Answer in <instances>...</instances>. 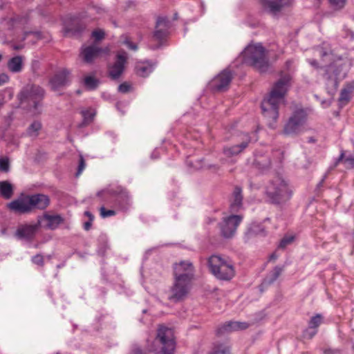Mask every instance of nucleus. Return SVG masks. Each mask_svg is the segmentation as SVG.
Listing matches in <instances>:
<instances>
[{
  "instance_id": "obj_1",
  "label": "nucleus",
  "mask_w": 354,
  "mask_h": 354,
  "mask_svg": "<svg viewBox=\"0 0 354 354\" xmlns=\"http://www.w3.org/2000/svg\"><path fill=\"white\" fill-rule=\"evenodd\" d=\"M290 74H281L279 80L273 85L268 95L261 102L263 115L273 120L279 116V104L283 101L290 86Z\"/></svg>"
},
{
  "instance_id": "obj_2",
  "label": "nucleus",
  "mask_w": 354,
  "mask_h": 354,
  "mask_svg": "<svg viewBox=\"0 0 354 354\" xmlns=\"http://www.w3.org/2000/svg\"><path fill=\"white\" fill-rule=\"evenodd\" d=\"M45 91L39 85L28 84L24 86L17 95L20 106L37 115L42 111V100Z\"/></svg>"
},
{
  "instance_id": "obj_3",
  "label": "nucleus",
  "mask_w": 354,
  "mask_h": 354,
  "mask_svg": "<svg viewBox=\"0 0 354 354\" xmlns=\"http://www.w3.org/2000/svg\"><path fill=\"white\" fill-rule=\"evenodd\" d=\"M50 205V198L43 194L21 195L10 202L8 207L15 212L19 214L30 213L35 209L44 210Z\"/></svg>"
},
{
  "instance_id": "obj_4",
  "label": "nucleus",
  "mask_w": 354,
  "mask_h": 354,
  "mask_svg": "<svg viewBox=\"0 0 354 354\" xmlns=\"http://www.w3.org/2000/svg\"><path fill=\"white\" fill-rule=\"evenodd\" d=\"M207 264L211 273L219 280L230 281L235 276L234 263L227 257L213 254L209 257Z\"/></svg>"
},
{
  "instance_id": "obj_5",
  "label": "nucleus",
  "mask_w": 354,
  "mask_h": 354,
  "mask_svg": "<svg viewBox=\"0 0 354 354\" xmlns=\"http://www.w3.org/2000/svg\"><path fill=\"white\" fill-rule=\"evenodd\" d=\"M243 62L265 73L270 66L266 50L261 44L248 45L241 53Z\"/></svg>"
},
{
  "instance_id": "obj_6",
  "label": "nucleus",
  "mask_w": 354,
  "mask_h": 354,
  "mask_svg": "<svg viewBox=\"0 0 354 354\" xmlns=\"http://www.w3.org/2000/svg\"><path fill=\"white\" fill-rule=\"evenodd\" d=\"M175 348L174 330L170 328L160 326L150 351L155 354H174Z\"/></svg>"
},
{
  "instance_id": "obj_7",
  "label": "nucleus",
  "mask_w": 354,
  "mask_h": 354,
  "mask_svg": "<svg viewBox=\"0 0 354 354\" xmlns=\"http://www.w3.org/2000/svg\"><path fill=\"white\" fill-rule=\"evenodd\" d=\"M266 194L272 203L283 204L289 201L292 192L281 176H275L266 187Z\"/></svg>"
},
{
  "instance_id": "obj_8",
  "label": "nucleus",
  "mask_w": 354,
  "mask_h": 354,
  "mask_svg": "<svg viewBox=\"0 0 354 354\" xmlns=\"http://www.w3.org/2000/svg\"><path fill=\"white\" fill-rule=\"evenodd\" d=\"M347 75V70L342 64L333 63L325 68L324 78L326 81V86L328 93L337 90L339 82L344 80Z\"/></svg>"
},
{
  "instance_id": "obj_9",
  "label": "nucleus",
  "mask_w": 354,
  "mask_h": 354,
  "mask_svg": "<svg viewBox=\"0 0 354 354\" xmlns=\"http://www.w3.org/2000/svg\"><path fill=\"white\" fill-rule=\"evenodd\" d=\"M102 194H106L114 198L115 206L118 207L121 210L127 211L131 205V198L129 192L127 188L122 186L107 189L97 193V196H99Z\"/></svg>"
},
{
  "instance_id": "obj_10",
  "label": "nucleus",
  "mask_w": 354,
  "mask_h": 354,
  "mask_svg": "<svg viewBox=\"0 0 354 354\" xmlns=\"http://www.w3.org/2000/svg\"><path fill=\"white\" fill-rule=\"evenodd\" d=\"M306 119L307 115L303 109L294 111L284 124L283 134L288 136L299 134L302 131Z\"/></svg>"
},
{
  "instance_id": "obj_11",
  "label": "nucleus",
  "mask_w": 354,
  "mask_h": 354,
  "mask_svg": "<svg viewBox=\"0 0 354 354\" xmlns=\"http://www.w3.org/2000/svg\"><path fill=\"white\" fill-rule=\"evenodd\" d=\"M191 286V282L174 279L173 286L169 290L168 299L177 303L184 300L187 296Z\"/></svg>"
},
{
  "instance_id": "obj_12",
  "label": "nucleus",
  "mask_w": 354,
  "mask_h": 354,
  "mask_svg": "<svg viewBox=\"0 0 354 354\" xmlns=\"http://www.w3.org/2000/svg\"><path fill=\"white\" fill-rule=\"evenodd\" d=\"M242 219L243 216L241 215H230L224 217L219 223L221 235L225 239L233 237Z\"/></svg>"
},
{
  "instance_id": "obj_13",
  "label": "nucleus",
  "mask_w": 354,
  "mask_h": 354,
  "mask_svg": "<svg viewBox=\"0 0 354 354\" xmlns=\"http://www.w3.org/2000/svg\"><path fill=\"white\" fill-rule=\"evenodd\" d=\"M194 273V266L189 261H182L174 265V279L192 282Z\"/></svg>"
},
{
  "instance_id": "obj_14",
  "label": "nucleus",
  "mask_w": 354,
  "mask_h": 354,
  "mask_svg": "<svg viewBox=\"0 0 354 354\" xmlns=\"http://www.w3.org/2000/svg\"><path fill=\"white\" fill-rule=\"evenodd\" d=\"M232 80V74L229 70H224L211 82V86L214 91H225Z\"/></svg>"
},
{
  "instance_id": "obj_15",
  "label": "nucleus",
  "mask_w": 354,
  "mask_h": 354,
  "mask_svg": "<svg viewBox=\"0 0 354 354\" xmlns=\"http://www.w3.org/2000/svg\"><path fill=\"white\" fill-rule=\"evenodd\" d=\"M252 167L261 173L268 172L272 167L270 156L261 151L254 153V158L252 163Z\"/></svg>"
},
{
  "instance_id": "obj_16",
  "label": "nucleus",
  "mask_w": 354,
  "mask_h": 354,
  "mask_svg": "<svg viewBox=\"0 0 354 354\" xmlns=\"http://www.w3.org/2000/svg\"><path fill=\"white\" fill-rule=\"evenodd\" d=\"M70 74L67 69H62L55 73L49 82L51 89L57 91L68 85L71 82Z\"/></svg>"
},
{
  "instance_id": "obj_17",
  "label": "nucleus",
  "mask_w": 354,
  "mask_h": 354,
  "mask_svg": "<svg viewBox=\"0 0 354 354\" xmlns=\"http://www.w3.org/2000/svg\"><path fill=\"white\" fill-rule=\"evenodd\" d=\"M108 52V48H102L95 45H91L82 48L80 56L85 63L91 64L95 59L98 57L101 53H107Z\"/></svg>"
},
{
  "instance_id": "obj_18",
  "label": "nucleus",
  "mask_w": 354,
  "mask_h": 354,
  "mask_svg": "<svg viewBox=\"0 0 354 354\" xmlns=\"http://www.w3.org/2000/svg\"><path fill=\"white\" fill-rule=\"evenodd\" d=\"M263 8L272 15H276L290 4V0H259Z\"/></svg>"
},
{
  "instance_id": "obj_19",
  "label": "nucleus",
  "mask_w": 354,
  "mask_h": 354,
  "mask_svg": "<svg viewBox=\"0 0 354 354\" xmlns=\"http://www.w3.org/2000/svg\"><path fill=\"white\" fill-rule=\"evenodd\" d=\"M127 62V53L122 51L117 55V59L109 68V75L113 80L120 77L124 71V64Z\"/></svg>"
},
{
  "instance_id": "obj_20",
  "label": "nucleus",
  "mask_w": 354,
  "mask_h": 354,
  "mask_svg": "<svg viewBox=\"0 0 354 354\" xmlns=\"http://www.w3.org/2000/svg\"><path fill=\"white\" fill-rule=\"evenodd\" d=\"M250 141L251 139L249 136V134L243 133L242 141L240 144L235 145L230 147H225L223 149V153L229 157L238 155L248 146V144L250 142Z\"/></svg>"
},
{
  "instance_id": "obj_21",
  "label": "nucleus",
  "mask_w": 354,
  "mask_h": 354,
  "mask_svg": "<svg viewBox=\"0 0 354 354\" xmlns=\"http://www.w3.org/2000/svg\"><path fill=\"white\" fill-rule=\"evenodd\" d=\"M249 327L247 322H228L223 324L216 330V335H221L225 333H230L238 330H244Z\"/></svg>"
},
{
  "instance_id": "obj_22",
  "label": "nucleus",
  "mask_w": 354,
  "mask_h": 354,
  "mask_svg": "<svg viewBox=\"0 0 354 354\" xmlns=\"http://www.w3.org/2000/svg\"><path fill=\"white\" fill-rule=\"evenodd\" d=\"M38 229L37 225H20L16 232V236L19 239H32Z\"/></svg>"
},
{
  "instance_id": "obj_23",
  "label": "nucleus",
  "mask_w": 354,
  "mask_h": 354,
  "mask_svg": "<svg viewBox=\"0 0 354 354\" xmlns=\"http://www.w3.org/2000/svg\"><path fill=\"white\" fill-rule=\"evenodd\" d=\"M354 92V81L347 82L342 89L339 97V102L341 106H344L351 99L352 93Z\"/></svg>"
},
{
  "instance_id": "obj_24",
  "label": "nucleus",
  "mask_w": 354,
  "mask_h": 354,
  "mask_svg": "<svg viewBox=\"0 0 354 354\" xmlns=\"http://www.w3.org/2000/svg\"><path fill=\"white\" fill-rule=\"evenodd\" d=\"M242 189L239 187H236L232 194V201L230 204V212H237L242 207Z\"/></svg>"
},
{
  "instance_id": "obj_25",
  "label": "nucleus",
  "mask_w": 354,
  "mask_h": 354,
  "mask_svg": "<svg viewBox=\"0 0 354 354\" xmlns=\"http://www.w3.org/2000/svg\"><path fill=\"white\" fill-rule=\"evenodd\" d=\"M7 66L8 70L13 73L21 72L23 69V57L17 55L11 58L8 62Z\"/></svg>"
},
{
  "instance_id": "obj_26",
  "label": "nucleus",
  "mask_w": 354,
  "mask_h": 354,
  "mask_svg": "<svg viewBox=\"0 0 354 354\" xmlns=\"http://www.w3.org/2000/svg\"><path fill=\"white\" fill-rule=\"evenodd\" d=\"M153 70V66L149 62H138L136 65V73L140 77L148 76Z\"/></svg>"
},
{
  "instance_id": "obj_27",
  "label": "nucleus",
  "mask_w": 354,
  "mask_h": 354,
  "mask_svg": "<svg viewBox=\"0 0 354 354\" xmlns=\"http://www.w3.org/2000/svg\"><path fill=\"white\" fill-rule=\"evenodd\" d=\"M44 218L47 221L46 227L50 230H55L64 222L63 218L60 215L44 214Z\"/></svg>"
},
{
  "instance_id": "obj_28",
  "label": "nucleus",
  "mask_w": 354,
  "mask_h": 354,
  "mask_svg": "<svg viewBox=\"0 0 354 354\" xmlns=\"http://www.w3.org/2000/svg\"><path fill=\"white\" fill-rule=\"evenodd\" d=\"M71 19L74 22V24L69 25L66 22L65 23V35H75L80 33L83 30L84 27L79 23V21H77V19L75 17L71 18Z\"/></svg>"
},
{
  "instance_id": "obj_29",
  "label": "nucleus",
  "mask_w": 354,
  "mask_h": 354,
  "mask_svg": "<svg viewBox=\"0 0 354 354\" xmlns=\"http://www.w3.org/2000/svg\"><path fill=\"white\" fill-rule=\"evenodd\" d=\"M209 354H231V348L227 343L215 342Z\"/></svg>"
},
{
  "instance_id": "obj_30",
  "label": "nucleus",
  "mask_w": 354,
  "mask_h": 354,
  "mask_svg": "<svg viewBox=\"0 0 354 354\" xmlns=\"http://www.w3.org/2000/svg\"><path fill=\"white\" fill-rule=\"evenodd\" d=\"M13 194V187L8 181H0V195L6 199H9Z\"/></svg>"
},
{
  "instance_id": "obj_31",
  "label": "nucleus",
  "mask_w": 354,
  "mask_h": 354,
  "mask_svg": "<svg viewBox=\"0 0 354 354\" xmlns=\"http://www.w3.org/2000/svg\"><path fill=\"white\" fill-rule=\"evenodd\" d=\"M82 83L87 90L93 91L97 88L100 82L95 77L87 75L82 80Z\"/></svg>"
},
{
  "instance_id": "obj_32",
  "label": "nucleus",
  "mask_w": 354,
  "mask_h": 354,
  "mask_svg": "<svg viewBox=\"0 0 354 354\" xmlns=\"http://www.w3.org/2000/svg\"><path fill=\"white\" fill-rule=\"evenodd\" d=\"M283 267L276 266L269 275L264 279V284L270 285L273 283L283 271Z\"/></svg>"
},
{
  "instance_id": "obj_33",
  "label": "nucleus",
  "mask_w": 354,
  "mask_h": 354,
  "mask_svg": "<svg viewBox=\"0 0 354 354\" xmlns=\"http://www.w3.org/2000/svg\"><path fill=\"white\" fill-rule=\"evenodd\" d=\"M41 123L38 120L32 122L28 127L26 133L28 136L37 137L39 135V131L41 129Z\"/></svg>"
},
{
  "instance_id": "obj_34",
  "label": "nucleus",
  "mask_w": 354,
  "mask_h": 354,
  "mask_svg": "<svg viewBox=\"0 0 354 354\" xmlns=\"http://www.w3.org/2000/svg\"><path fill=\"white\" fill-rule=\"evenodd\" d=\"M322 316L320 314H317L316 315L311 317L308 322V326L310 328L317 329L322 324Z\"/></svg>"
},
{
  "instance_id": "obj_35",
  "label": "nucleus",
  "mask_w": 354,
  "mask_h": 354,
  "mask_svg": "<svg viewBox=\"0 0 354 354\" xmlns=\"http://www.w3.org/2000/svg\"><path fill=\"white\" fill-rule=\"evenodd\" d=\"M250 232L256 235H265V229L259 224H252L250 228Z\"/></svg>"
},
{
  "instance_id": "obj_36",
  "label": "nucleus",
  "mask_w": 354,
  "mask_h": 354,
  "mask_svg": "<svg viewBox=\"0 0 354 354\" xmlns=\"http://www.w3.org/2000/svg\"><path fill=\"white\" fill-rule=\"evenodd\" d=\"M116 214V212L113 209H106L104 205L100 208V215L102 218L113 216Z\"/></svg>"
},
{
  "instance_id": "obj_37",
  "label": "nucleus",
  "mask_w": 354,
  "mask_h": 354,
  "mask_svg": "<svg viewBox=\"0 0 354 354\" xmlns=\"http://www.w3.org/2000/svg\"><path fill=\"white\" fill-rule=\"evenodd\" d=\"M295 239L294 236H285L280 241L279 248L284 249L287 245L291 244Z\"/></svg>"
},
{
  "instance_id": "obj_38",
  "label": "nucleus",
  "mask_w": 354,
  "mask_h": 354,
  "mask_svg": "<svg viewBox=\"0 0 354 354\" xmlns=\"http://www.w3.org/2000/svg\"><path fill=\"white\" fill-rule=\"evenodd\" d=\"M167 31V29H166V28H156V30L153 32V37L157 40L160 41L166 37Z\"/></svg>"
},
{
  "instance_id": "obj_39",
  "label": "nucleus",
  "mask_w": 354,
  "mask_h": 354,
  "mask_svg": "<svg viewBox=\"0 0 354 354\" xmlns=\"http://www.w3.org/2000/svg\"><path fill=\"white\" fill-rule=\"evenodd\" d=\"M169 28V21L166 17H159L156 21V28Z\"/></svg>"
},
{
  "instance_id": "obj_40",
  "label": "nucleus",
  "mask_w": 354,
  "mask_h": 354,
  "mask_svg": "<svg viewBox=\"0 0 354 354\" xmlns=\"http://www.w3.org/2000/svg\"><path fill=\"white\" fill-rule=\"evenodd\" d=\"M346 0H329L330 4L335 10L343 8L346 4Z\"/></svg>"
},
{
  "instance_id": "obj_41",
  "label": "nucleus",
  "mask_w": 354,
  "mask_h": 354,
  "mask_svg": "<svg viewBox=\"0 0 354 354\" xmlns=\"http://www.w3.org/2000/svg\"><path fill=\"white\" fill-rule=\"evenodd\" d=\"M91 35L95 41H98L104 39L105 33L102 30L98 29L93 30Z\"/></svg>"
},
{
  "instance_id": "obj_42",
  "label": "nucleus",
  "mask_w": 354,
  "mask_h": 354,
  "mask_svg": "<svg viewBox=\"0 0 354 354\" xmlns=\"http://www.w3.org/2000/svg\"><path fill=\"white\" fill-rule=\"evenodd\" d=\"M317 333V329L310 328L309 326L304 332V337L306 339H312Z\"/></svg>"
},
{
  "instance_id": "obj_43",
  "label": "nucleus",
  "mask_w": 354,
  "mask_h": 354,
  "mask_svg": "<svg viewBox=\"0 0 354 354\" xmlns=\"http://www.w3.org/2000/svg\"><path fill=\"white\" fill-rule=\"evenodd\" d=\"M32 262L36 265H38L40 266H44V257L40 254H37L35 256L32 257Z\"/></svg>"
},
{
  "instance_id": "obj_44",
  "label": "nucleus",
  "mask_w": 354,
  "mask_h": 354,
  "mask_svg": "<svg viewBox=\"0 0 354 354\" xmlns=\"http://www.w3.org/2000/svg\"><path fill=\"white\" fill-rule=\"evenodd\" d=\"M9 160L8 158H0V170L7 172L9 170Z\"/></svg>"
},
{
  "instance_id": "obj_45",
  "label": "nucleus",
  "mask_w": 354,
  "mask_h": 354,
  "mask_svg": "<svg viewBox=\"0 0 354 354\" xmlns=\"http://www.w3.org/2000/svg\"><path fill=\"white\" fill-rule=\"evenodd\" d=\"M201 169H205L212 171V172H217L220 169L218 165L214 164H204L200 167Z\"/></svg>"
},
{
  "instance_id": "obj_46",
  "label": "nucleus",
  "mask_w": 354,
  "mask_h": 354,
  "mask_svg": "<svg viewBox=\"0 0 354 354\" xmlns=\"http://www.w3.org/2000/svg\"><path fill=\"white\" fill-rule=\"evenodd\" d=\"M86 167V163L83 156L81 155L80 157L79 165L75 176H79Z\"/></svg>"
},
{
  "instance_id": "obj_47",
  "label": "nucleus",
  "mask_w": 354,
  "mask_h": 354,
  "mask_svg": "<svg viewBox=\"0 0 354 354\" xmlns=\"http://www.w3.org/2000/svg\"><path fill=\"white\" fill-rule=\"evenodd\" d=\"M122 42L131 50H136L138 49L137 44L131 42L127 36L124 37V39L123 40Z\"/></svg>"
},
{
  "instance_id": "obj_48",
  "label": "nucleus",
  "mask_w": 354,
  "mask_h": 354,
  "mask_svg": "<svg viewBox=\"0 0 354 354\" xmlns=\"http://www.w3.org/2000/svg\"><path fill=\"white\" fill-rule=\"evenodd\" d=\"M131 86L127 82H123L118 86V91L122 93H127L130 91Z\"/></svg>"
},
{
  "instance_id": "obj_49",
  "label": "nucleus",
  "mask_w": 354,
  "mask_h": 354,
  "mask_svg": "<svg viewBox=\"0 0 354 354\" xmlns=\"http://www.w3.org/2000/svg\"><path fill=\"white\" fill-rule=\"evenodd\" d=\"M29 35H33L37 39H41V32H39V31H29V32H26L24 33V37L23 39L24 40L26 38V37Z\"/></svg>"
},
{
  "instance_id": "obj_50",
  "label": "nucleus",
  "mask_w": 354,
  "mask_h": 354,
  "mask_svg": "<svg viewBox=\"0 0 354 354\" xmlns=\"http://www.w3.org/2000/svg\"><path fill=\"white\" fill-rule=\"evenodd\" d=\"M344 161L345 164H347V168H354V157H348Z\"/></svg>"
},
{
  "instance_id": "obj_51",
  "label": "nucleus",
  "mask_w": 354,
  "mask_h": 354,
  "mask_svg": "<svg viewBox=\"0 0 354 354\" xmlns=\"http://www.w3.org/2000/svg\"><path fill=\"white\" fill-rule=\"evenodd\" d=\"M9 81V77L6 73L0 74V86L7 83Z\"/></svg>"
},
{
  "instance_id": "obj_52",
  "label": "nucleus",
  "mask_w": 354,
  "mask_h": 354,
  "mask_svg": "<svg viewBox=\"0 0 354 354\" xmlns=\"http://www.w3.org/2000/svg\"><path fill=\"white\" fill-rule=\"evenodd\" d=\"M82 114H83V116H84L85 120H91L93 119V114L87 111H82Z\"/></svg>"
},
{
  "instance_id": "obj_53",
  "label": "nucleus",
  "mask_w": 354,
  "mask_h": 354,
  "mask_svg": "<svg viewBox=\"0 0 354 354\" xmlns=\"http://www.w3.org/2000/svg\"><path fill=\"white\" fill-rule=\"evenodd\" d=\"M324 354H340V350L331 348L326 349Z\"/></svg>"
},
{
  "instance_id": "obj_54",
  "label": "nucleus",
  "mask_w": 354,
  "mask_h": 354,
  "mask_svg": "<svg viewBox=\"0 0 354 354\" xmlns=\"http://www.w3.org/2000/svg\"><path fill=\"white\" fill-rule=\"evenodd\" d=\"M93 221H88L84 223V229L86 231L89 230L92 225V222Z\"/></svg>"
},
{
  "instance_id": "obj_55",
  "label": "nucleus",
  "mask_w": 354,
  "mask_h": 354,
  "mask_svg": "<svg viewBox=\"0 0 354 354\" xmlns=\"http://www.w3.org/2000/svg\"><path fill=\"white\" fill-rule=\"evenodd\" d=\"M84 215L88 218V221H90V220L91 221H93L94 220V216L89 211H86L84 212Z\"/></svg>"
},
{
  "instance_id": "obj_56",
  "label": "nucleus",
  "mask_w": 354,
  "mask_h": 354,
  "mask_svg": "<svg viewBox=\"0 0 354 354\" xmlns=\"http://www.w3.org/2000/svg\"><path fill=\"white\" fill-rule=\"evenodd\" d=\"M344 151H342L341 152V154L339 156V157L337 159L336 162H335V166L340 162V161H342L344 160Z\"/></svg>"
},
{
  "instance_id": "obj_57",
  "label": "nucleus",
  "mask_w": 354,
  "mask_h": 354,
  "mask_svg": "<svg viewBox=\"0 0 354 354\" xmlns=\"http://www.w3.org/2000/svg\"><path fill=\"white\" fill-rule=\"evenodd\" d=\"M133 354H145L142 349L139 348H134L133 351Z\"/></svg>"
},
{
  "instance_id": "obj_58",
  "label": "nucleus",
  "mask_w": 354,
  "mask_h": 354,
  "mask_svg": "<svg viewBox=\"0 0 354 354\" xmlns=\"http://www.w3.org/2000/svg\"><path fill=\"white\" fill-rule=\"evenodd\" d=\"M325 179H326V176H324L323 177V178L322 179V180L317 184V188H319L323 185V183H324Z\"/></svg>"
},
{
  "instance_id": "obj_59",
  "label": "nucleus",
  "mask_w": 354,
  "mask_h": 354,
  "mask_svg": "<svg viewBox=\"0 0 354 354\" xmlns=\"http://www.w3.org/2000/svg\"><path fill=\"white\" fill-rule=\"evenodd\" d=\"M277 259V255L275 253L272 254L270 255V261H272V260L274 261V260H276Z\"/></svg>"
},
{
  "instance_id": "obj_60",
  "label": "nucleus",
  "mask_w": 354,
  "mask_h": 354,
  "mask_svg": "<svg viewBox=\"0 0 354 354\" xmlns=\"http://www.w3.org/2000/svg\"><path fill=\"white\" fill-rule=\"evenodd\" d=\"M310 64L314 66H317V62L316 60H313L310 62Z\"/></svg>"
},
{
  "instance_id": "obj_61",
  "label": "nucleus",
  "mask_w": 354,
  "mask_h": 354,
  "mask_svg": "<svg viewBox=\"0 0 354 354\" xmlns=\"http://www.w3.org/2000/svg\"><path fill=\"white\" fill-rule=\"evenodd\" d=\"M315 141H316L315 139L313 138V137H310V138H308V142H313H313H315Z\"/></svg>"
},
{
  "instance_id": "obj_62",
  "label": "nucleus",
  "mask_w": 354,
  "mask_h": 354,
  "mask_svg": "<svg viewBox=\"0 0 354 354\" xmlns=\"http://www.w3.org/2000/svg\"><path fill=\"white\" fill-rule=\"evenodd\" d=\"M14 48H15V50H19V49H21V46H15L14 47Z\"/></svg>"
},
{
  "instance_id": "obj_63",
  "label": "nucleus",
  "mask_w": 354,
  "mask_h": 354,
  "mask_svg": "<svg viewBox=\"0 0 354 354\" xmlns=\"http://www.w3.org/2000/svg\"><path fill=\"white\" fill-rule=\"evenodd\" d=\"M277 152L279 154L281 155V156H283V151H280V150L277 151Z\"/></svg>"
},
{
  "instance_id": "obj_64",
  "label": "nucleus",
  "mask_w": 354,
  "mask_h": 354,
  "mask_svg": "<svg viewBox=\"0 0 354 354\" xmlns=\"http://www.w3.org/2000/svg\"><path fill=\"white\" fill-rule=\"evenodd\" d=\"M286 64H290V61H288V62H286Z\"/></svg>"
}]
</instances>
